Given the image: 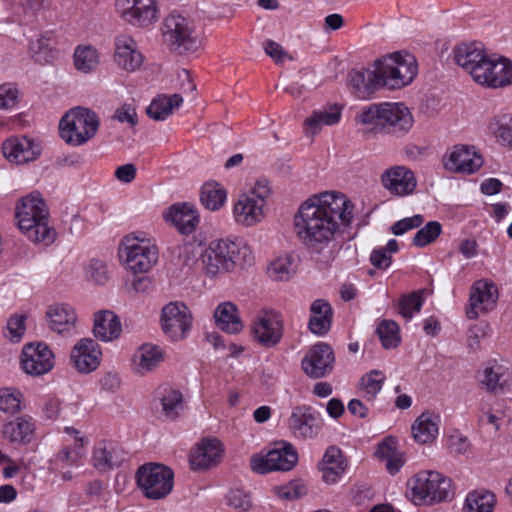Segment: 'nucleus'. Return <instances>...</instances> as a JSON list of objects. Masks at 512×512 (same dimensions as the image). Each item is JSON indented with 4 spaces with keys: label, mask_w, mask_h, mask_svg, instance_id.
Returning <instances> with one entry per match:
<instances>
[{
    "label": "nucleus",
    "mask_w": 512,
    "mask_h": 512,
    "mask_svg": "<svg viewBox=\"0 0 512 512\" xmlns=\"http://www.w3.org/2000/svg\"><path fill=\"white\" fill-rule=\"evenodd\" d=\"M121 331L120 319L112 311L104 310L95 314L93 333L97 339L109 342L118 338Z\"/></svg>",
    "instance_id": "nucleus-37"
},
{
    "label": "nucleus",
    "mask_w": 512,
    "mask_h": 512,
    "mask_svg": "<svg viewBox=\"0 0 512 512\" xmlns=\"http://www.w3.org/2000/svg\"><path fill=\"white\" fill-rule=\"evenodd\" d=\"M407 494L415 505H433L447 500L451 480L437 471H420L407 481Z\"/></svg>",
    "instance_id": "nucleus-4"
},
{
    "label": "nucleus",
    "mask_w": 512,
    "mask_h": 512,
    "mask_svg": "<svg viewBox=\"0 0 512 512\" xmlns=\"http://www.w3.org/2000/svg\"><path fill=\"white\" fill-rule=\"evenodd\" d=\"M342 115V108L336 104L316 110L303 123L304 133L308 137L317 135L324 126L337 124Z\"/></svg>",
    "instance_id": "nucleus-36"
},
{
    "label": "nucleus",
    "mask_w": 512,
    "mask_h": 512,
    "mask_svg": "<svg viewBox=\"0 0 512 512\" xmlns=\"http://www.w3.org/2000/svg\"><path fill=\"white\" fill-rule=\"evenodd\" d=\"M442 226L437 221H430L424 227L420 228L412 239V244L423 248L434 242L441 234Z\"/></svg>",
    "instance_id": "nucleus-52"
},
{
    "label": "nucleus",
    "mask_w": 512,
    "mask_h": 512,
    "mask_svg": "<svg viewBox=\"0 0 512 512\" xmlns=\"http://www.w3.org/2000/svg\"><path fill=\"white\" fill-rule=\"evenodd\" d=\"M298 462V454L291 444L270 450L266 455H254L250 460L251 469L259 474L270 471H289Z\"/></svg>",
    "instance_id": "nucleus-11"
},
{
    "label": "nucleus",
    "mask_w": 512,
    "mask_h": 512,
    "mask_svg": "<svg viewBox=\"0 0 512 512\" xmlns=\"http://www.w3.org/2000/svg\"><path fill=\"white\" fill-rule=\"evenodd\" d=\"M15 219L20 231L31 242L44 246L54 243L57 233L49 225V210L40 194L22 197L15 208Z\"/></svg>",
    "instance_id": "nucleus-2"
},
{
    "label": "nucleus",
    "mask_w": 512,
    "mask_h": 512,
    "mask_svg": "<svg viewBox=\"0 0 512 512\" xmlns=\"http://www.w3.org/2000/svg\"><path fill=\"white\" fill-rule=\"evenodd\" d=\"M83 444H74L73 447L66 446L56 455V462L63 465L76 464L82 456Z\"/></svg>",
    "instance_id": "nucleus-62"
},
{
    "label": "nucleus",
    "mask_w": 512,
    "mask_h": 512,
    "mask_svg": "<svg viewBox=\"0 0 512 512\" xmlns=\"http://www.w3.org/2000/svg\"><path fill=\"white\" fill-rule=\"evenodd\" d=\"M382 183L391 194L397 196L409 195L417 186L414 173L404 166L387 169L382 175Z\"/></svg>",
    "instance_id": "nucleus-25"
},
{
    "label": "nucleus",
    "mask_w": 512,
    "mask_h": 512,
    "mask_svg": "<svg viewBox=\"0 0 512 512\" xmlns=\"http://www.w3.org/2000/svg\"><path fill=\"white\" fill-rule=\"evenodd\" d=\"M375 454L386 462V469L391 475L397 474L405 463L404 455L397 450V442L392 437H387L379 443Z\"/></svg>",
    "instance_id": "nucleus-41"
},
{
    "label": "nucleus",
    "mask_w": 512,
    "mask_h": 512,
    "mask_svg": "<svg viewBox=\"0 0 512 512\" xmlns=\"http://www.w3.org/2000/svg\"><path fill=\"white\" fill-rule=\"evenodd\" d=\"M310 314L308 323L310 331L318 336L327 334L333 317L331 305L326 300L317 299L311 304Z\"/></svg>",
    "instance_id": "nucleus-39"
},
{
    "label": "nucleus",
    "mask_w": 512,
    "mask_h": 512,
    "mask_svg": "<svg viewBox=\"0 0 512 512\" xmlns=\"http://www.w3.org/2000/svg\"><path fill=\"white\" fill-rule=\"evenodd\" d=\"M493 133L502 145L512 147V117H502L497 120Z\"/></svg>",
    "instance_id": "nucleus-57"
},
{
    "label": "nucleus",
    "mask_w": 512,
    "mask_h": 512,
    "mask_svg": "<svg viewBox=\"0 0 512 512\" xmlns=\"http://www.w3.org/2000/svg\"><path fill=\"white\" fill-rule=\"evenodd\" d=\"M18 91L12 84L0 85V109H10L17 103Z\"/></svg>",
    "instance_id": "nucleus-63"
},
{
    "label": "nucleus",
    "mask_w": 512,
    "mask_h": 512,
    "mask_svg": "<svg viewBox=\"0 0 512 512\" xmlns=\"http://www.w3.org/2000/svg\"><path fill=\"white\" fill-rule=\"evenodd\" d=\"M455 62L474 79L488 55L480 42L461 43L453 49Z\"/></svg>",
    "instance_id": "nucleus-26"
},
{
    "label": "nucleus",
    "mask_w": 512,
    "mask_h": 512,
    "mask_svg": "<svg viewBox=\"0 0 512 512\" xmlns=\"http://www.w3.org/2000/svg\"><path fill=\"white\" fill-rule=\"evenodd\" d=\"M264 207L262 200L241 194L233 206L234 220L239 225L252 227L264 219Z\"/></svg>",
    "instance_id": "nucleus-28"
},
{
    "label": "nucleus",
    "mask_w": 512,
    "mask_h": 512,
    "mask_svg": "<svg viewBox=\"0 0 512 512\" xmlns=\"http://www.w3.org/2000/svg\"><path fill=\"white\" fill-rule=\"evenodd\" d=\"M122 446L112 440H100L93 449L92 461L95 468L106 471L118 467L125 460Z\"/></svg>",
    "instance_id": "nucleus-27"
},
{
    "label": "nucleus",
    "mask_w": 512,
    "mask_h": 512,
    "mask_svg": "<svg viewBox=\"0 0 512 512\" xmlns=\"http://www.w3.org/2000/svg\"><path fill=\"white\" fill-rule=\"evenodd\" d=\"M213 242L230 271L236 264L248 263L252 259V251L243 239L226 238Z\"/></svg>",
    "instance_id": "nucleus-30"
},
{
    "label": "nucleus",
    "mask_w": 512,
    "mask_h": 512,
    "mask_svg": "<svg viewBox=\"0 0 512 512\" xmlns=\"http://www.w3.org/2000/svg\"><path fill=\"white\" fill-rule=\"evenodd\" d=\"M385 375L378 370H372L365 374L360 381V391L366 401H373L381 391Z\"/></svg>",
    "instance_id": "nucleus-49"
},
{
    "label": "nucleus",
    "mask_w": 512,
    "mask_h": 512,
    "mask_svg": "<svg viewBox=\"0 0 512 512\" xmlns=\"http://www.w3.org/2000/svg\"><path fill=\"white\" fill-rule=\"evenodd\" d=\"M183 98L179 94L159 95L147 107V115L155 121H164L173 111L181 106Z\"/></svg>",
    "instance_id": "nucleus-42"
},
{
    "label": "nucleus",
    "mask_w": 512,
    "mask_h": 512,
    "mask_svg": "<svg viewBox=\"0 0 512 512\" xmlns=\"http://www.w3.org/2000/svg\"><path fill=\"white\" fill-rule=\"evenodd\" d=\"M46 318L49 328L66 337L77 333V315L68 304L56 303L47 308Z\"/></svg>",
    "instance_id": "nucleus-23"
},
{
    "label": "nucleus",
    "mask_w": 512,
    "mask_h": 512,
    "mask_svg": "<svg viewBox=\"0 0 512 512\" xmlns=\"http://www.w3.org/2000/svg\"><path fill=\"white\" fill-rule=\"evenodd\" d=\"M376 333L385 349L396 348L400 343L399 326L393 320H382L377 326Z\"/></svg>",
    "instance_id": "nucleus-50"
},
{
    "label": "nucleus",
    "mask_w": 512,
    "mask_h": 512,
    "mask_svg": "<svg viewBox=\"0 0 512 512\" xmlns=\"http://www.w3.org/2000/svg\"><path fill=\"white\" fill-rule=\"evenodd\" d=\"M423 301L421 296L413 292L405 295L399 302V313L407 320H410L415 313L420 312Z\"/></svg>",
    "instance_id": "nucleus-55"
},
{
    "label": "nucleus",
    "mask_w": 512,
    "mask_h": 512,
    "mask_svg": "<svg viewBox=\"0 0 512 512\" xmlns=\"http://www.w3.org/2000/svg\"><path fill=\"white\" fill-rule=\"evenodd\" d=\"M161 31L164 43L176 54H192L200 47L191 22L180 14L168 15L162 23Z\"/></svg>",
    "instance_id": "nucleus-8"
},
{
    "label": "nucleus",
    "mask_w": 512,
    "mask_h": 512,
    "mask_svg": "<svg viewBox=\"0 0 512 512\" xmlns=\"http://www.w3.org/2000/svg\"><path fill=\"white\" fill-rule=\"evenodd\" d=\"M74 66L81 73H91L98 67L100 60L95 47L78 45L73 54Z\"/></svg>",
    "instance_id": "nucleus-43"
},
{
    "label": "nucleus",
    "mask_w": 512,
    "mask_h": 512,
    "mask_svg": "<svg viewBox=\"0 0 512 512\" xmlns=\"http://www.w3.org/2000/svg\"><path fill=\"white\" fill-rule=\"evenodd\" d=\"M226 198L225 190L218 183H206L202 186L200 200L208 210H218L224 205Z\"/></svg>",
    "instance_id": "nucleus-47"
},
{
    "label": "nucleus",
    "mask_w": 512,
    "mask_h": 512,
    "mask_svg": "<svg viewBox=\"0 0 512 512\" xmlns=\"http://www.w3.org/2000/svg\"><path fill=\"white\" fill-rule=\"evenodd\" d=\"M510 369L497 362H489L477 372V380L482 389L489 393L500 394L511 385Z\"/></svg>",
    "instance_id": "nucleus-19"
},
{
    "label": "nucleus",
    "mask_w": 512,
    "mask_h": 512,
    "mask_svg": "<svg viewBox=\"0 0 512 512\" xmlns=\"http://www.w3.org/2000/svg\"><path fill=\"white\" fill-rule=\"evenodd\" d=\"M383 87L390 90L409 85L418 73L415 57L407 52H394L375 61Z\"/></svg>",
    "instance_id": "nucleus-5"
},
{
    "label": "nucleus",
    "mask_w": 512,
    "mask_h": 512,
    "mask_svg": "<svg viewBox=\"0 0 512 512\" xmlns=\"http://www.w3.org/2000/svg\"><path fill=\"white\" fill-rule=\"evenodd\" d=\"M162 329L172 341L184 339L192 324V315L183 302H170L162 309Z\"/></svg>",
    "instance_id": "nucleus-10"
},
{
    "label": "nucleus",
    "mask_w": 512,
    "mask_h": 512,
    "mask_svg": "<svg viewBox=\"0 0 512 512\" xmlns=\"http://www.w3.org/2000/svg\"><path fill=\"white\" fill-rule=\"evenodd\" d=\"M496 499L489 491L470 492L465 500V512H493Z\"/></svg>",
    "instance_id": "nucleus-45"
},
{
    "label": "nucleus",
    "mask_w": 512,
    "mask_h": 512,
    "mask_svg": "<svg viewBox=\"0 0 512 512\" xmlns=\"http://www.w3.org/2000/svg\"><path fill=\"white\" fill-rule=\"evenodd\" d=\"M164 352L158 345L145 343L142 344L133 354V370L141 375H145L156 369L163 361Z\"/></svg>",
    "instance_id": "nucleus-35"
},
{
    "label": "nucleus",
    "mask_w": 512,
    "mask_h": 512,
    "mask_svg": "<svg viewBox=\"0 0 512 512\" xmlns=\"http://www.w3.org/2000/svg\"><path fill=\"white\" fill-rule=\"evenodd\" d=\"M275 493L281 499L295 500L306 494V487L301 481L295 480L287 485L275 487Z\"/></svg>",
    "instance_id": "nucleus-58"
},
{
    "label": "nucleus",
    "mask_w": 512,
    "mask_h": 512,
    "mask_svg": "<svg viewBox=\"0 0 512 512\" xmlns=\"http://www.w3.org/2000/svg\"><path fill=\"white\" fill-rule=\"evenodd\" d=\"M440 416L431 411L423 412L412 425V435L416 442L428 444L437 438Z\"/></svg>",
    "instance_id": "nucleus-38"
},
{
    "label": "nucleus",
    "mask_w": 512,
    "mask_h": 512,
    "mask_svg": "<svg viewBox=\"0 0 512 512\" xmlns=\"http://www.w3.org/2000/svg\"><path fill=\"white\" fill-rule=\"evenodd\" d=\"M164 217L166 221L171 222L184 235L193 233L199 223L197 211L193 205L188 203L172 205Z\"/></svg>",
    "instance_id": "nucleus-33"
},
{
    "label": "nucleus",
    "mask_w": 512,
    "mask_h": 512,
    "mask_svg": "<svg viewBox=\"0 0 512 512\" xmlns=\"http://www.w3.org/2000/svg\"><path fill=\"white\" fill-rule=\"evenodd\" d=\"M119 255L126 267L137 273H147L158 262L159 250L153 239L130 234L123 238Z\"/></svg>",
    "instance_id": "nucleus-6"
},
{
    "label": "nucleus",
    "mask_w": 512,
    "mask_h": 512,
    "mask_svg": "<svg viewBox=\"0 0 512 512\" xmlns=\"http://www.w3.org/2000/svg\"><path fill=\"white\" fill-rule=\"evenodd\" d=\"M23 394L13 387L0 388V410L6 414H15L21 410Z\"/></svg>",
    "instance_id": "nucleus-51"
},
{
    "label": "nucleus",
    "mask_w": 512,
    "mask_h": 512,
    "mask_svg": "<svg viewBox=\"0 0 512 512\" xmlns=\"http://www.w3.org/2000/svg\"><path fill=\"white\" fill-rule=\"evenodd\" d=\"M348 86L355 98L369 99L382 86L376 66L373 69L352 70L348 74Z\"/></svg>",
    "instance_id": "nucleus-24"
},
{
    "label": "nucleus",
    "mask_w": 512,
    "mask_h": 512,
    "mask_svg": "<svg viewBox=\"0 0 512 512\" xmlns=\"http://www.w3.org/2000/svg\"><path fill=\"white\" fill-rule=\"evenodd\" d=\"M318 469L326 484H336L347 469V461L341 449L334 445L327 447L322 460L318 463Z\"/></svg>",
    "instance_id": "nucleus-29"
},
{
    "label": "nucleus",
    "mask_w": 512,
    "mask_h": 512,
    "mask_svg": "<svg viewBox=\"0 0 512 512\" xmlns=\"http://www.w3.org/2000/svg\"><path fill=\"white\" fill-rule=\"evenodd\" d=\"M35 422L27 415L6 422L1 429L5 440L13 445H26L33 439Z\"/></svg>",
    "instance_id": "nucleus-32"
},
{
    "label": "nucleus",
    "mask_w": 512,
    "mask_h": 512,
    "mask_svg": "<svg viewBox=\"0 0 512 512\" xmlns=\"http://www.w3.org/2000/svg\"><path fill=\"white\" fill-rule=\"evenodd\" d=\"M296 272L294 257L290 254L279 256L267 267L268 276L276 281H287Z\"/></svg>",
    "instance_id": "nucleus-44"
},
{
    "label": "nucleus",
    "mask_w": 512,
    "mask_h": 512,
    "mask_svg": "<svg viewBox=\"0 0 512 512\" xmlns=\"http://www.w3.org/2000/svg\"><path fill=\"white\" fill-rule=\"evenodd\" d=\"M424 222V218L422 215H414L412 217L403 218L397 222H395L391 226V232L396 235L400 236L405 234L406 232L419 228Z\"/></svg>",
    "instance_id": "nucleus-60"
},
{
    "label": "nucleus",
    "mask_w": 512,
    "mask_h": 512,
    "mask_svg": "<svg viewBox=\"0 0 512 512\" xmlns=\"http://www.w3.org/2000/svg\"><path fill=\"white\" fill-rule=\"evenodd\" d=\"M163 414L169 419H175L184 408L183 395L175 388H165L160 398Z\"/></svg>",
    "instance_id": "nucleus-48"
},
{
    "label": "nucleus",
    "mask_w": 512,
    "mask_h": 512,
    "mask_svg": "<svg viewBox=\"0 0 512 512\" xmlns=\"http://www.w3.org/2000/svg\"><path fill=\"white\" fill-rule=\"evenodd\" d=\"M21 368L31 376H41L54 367V354L44 343H29L21 353Z\"/></svg>",
    "instance_id": "nucleus-16"
},
{
    "label": "nucleus",
    "mask_w": 512,
    "mask_h": 512,
    "mask_svg": "<svg viewBox=\"0 0 512 512\" xmlns=\"http://www.w3.org/2000/svg\"><path fill=\"white\" fill-rule=\"evenodd\" d=\"M137 484L149 499H162L173 488L174 474L170 468L158 463L141 466L137 473Z\"/></svg>",
    "instance_id": "nucleus-9"
},
{
    "label": "nucleus",
    "mask_w": 512,
    "mask_h": 512,
    "mask_svg": "<svg viewBox=\"0 0 512 512\" xmlns=\"http://www.w3.org/2000/svg\"><path fill=\"white\" fill-rule=\"evenodd\" d=\"M335 354L332 347L324 342L314 344L301 361L303 372L311 379H320L332 373Z\"/></svg>",
    "instance_id": "nucleus-12"
},
{
    "label": "nucleus",
    "mask_w": 512,
    "mask_h": 512,
    "mask_svg": "<svg viewBox=\"0 0 512 512\" xmlns=\"http://www.w3.org/2000/svg\"><path fill=\"white\" fill-rule=\"evenodd\" d=\"M202 269L209 276H216L230 271L224 260H222L221 254L213 241L209 244L208 248L203 249Z\"/></svg>",
    "instance_id": "nucleus-46"
},
{
    "label": "nucleus",
    "mask_w": 512,
    "mask_h": 512,
    "mask_svg": "<svg viewBox=\"0 0 512 512\" xmlns=\"http://www.w3.org/2000/svg\"><path fill=\"white\" fill-rule=\"evenodd\" d=\"M52 38L48 35L41 36L31 44V52L34 60L39 63H49L54 59L52 50Z\"/></svg>",
    "instance_id": "nucleus-53"
},
{
    "label": "nucleus",
    "mask_w": 512,
    "mask_h": 512,
    "mask_svg": "<svg viewBox=\"0 0 512 512\" xmlns=\"http://www.w3.org/2000/svg\"><path fill=\"white\" fill-rule=\"evenodd\" d=\"M288 427L297 438L313 439L319 434L321 423L311 407L303 405L292 409L288 419Z\"/></svg>",
    "instance_id": "nucleus-21"
},
{
    "label": "nucleus",
    "mask_w": 512,
    "mask_h": 512,
    "mask_svg": "<svg viewBox=\"0 0 512 512\" xmlns=\"http://www.w3.org/2000/svg\"><path fill=\"white\" fill-rule=\"evenodd\" d=\"M228 505L240 512H246L251 508L249 495L240 489H234L227 495Z\"/></svg>",
    "instance_id": "nucleus-61"
},
{
    "label": "nucleus",
    "mask_w": 512,
    "mask_h": 512,
    "mask_svg": "<svg viewBox=\"0 0 512 512\" xmlns=\"http://www.w3.org/2000/svg\"><path fill=\"white\" fill-rule=\"evenodd\" d=\"M442 162L446 170L471 174L482 166L483 159L475 147L456 145L443 156Z\"/></svg>",
    "instance_id": "nucleus-18"
},
{
    "label": "nucleus",
    "mask_w": 512,
    "mask_h": 512,
    "mask_svg": "<svg viewBox=\"0 0 512 512\" xmlns=\"http://www.w3.org/2000/svg\"><path fill=\"white\" fill-rule=\"evenodd\" d=\"M222 452L221 442L218 439H203L190 454L192 469L211 468L220 461Z\"/></svg>",
    "instance_id": "nucleus-31"
},
{
    "label": "nucleus",
    "mask_w": 512,
    "mask_h": 512,
    "mask_svg": "<svg viewBox=\"0 0 512 512\" xmlns=\"http://www.w3.org/2000/svg\"><path fill=\"white\" fill-rule=\"evenodd\" d=\"M99 125V118L94 111L76 107L62 117L59 123L60 136L67 144L81 146L96 135Z\"/></svg>",
    "instance_id": "nucleus-7"
},
{
    "label": "nucleus",
    "mask_w": 512,
    "mask_h": 512,
    "mask_svg": "<svg viewBox=\"0 0 512 512\" xmlns=\"http://www.w3.org/2000/svg\"><path fill=\"white\" fill-rule=\"evenodd\" d=\"M358 124L370 126L372 132L404 135L413 126V116L402 103H378L363 107L356 115Z\"/></svg>",
    "instance_id": "nucleus-3"
},
{
    "label": "nucleus",
    "mask_w": 512,
    "mask_h": 512,
    "mask_svg": "<svg viewBox=\"0 0 512 512\" xmlns=\"http://www.w3.org/2000/svg\"><path fill=\"white\" fill-rule=\"evenodd\" d=\"M203 246L201 243L187 242L179 247V259L182 265L186 267H193L199 260L202 259Z\"/></svg>",
    "instance_id": "nucleus-54"
},
{
    "label": "nucleus",
    "mask_w": 512,
    "mask_h": 512,
    "mask_svg": "<svg viewBox=\"0 0 512 512\" xmlns=\"http://www.w3.org/2000/svg\"><path fill=\"white\" fill-rule=\"evenodd\" d=\"M214 318L217 327L228 334H237L243 330L237 306L232 302L219 304L214 311Z\"/></svg>",
    "instance_id": "nucleus-40"
},
{
    "label": "nucleus",
    "mask_w": 512,
    "mask_h": 512,
    "mask_svg": "<svg viewBox=\"0 0 512 512\" xmlns=\"http://www.w3.org/2000/svg\"><path fill=\"white\" fill-rule=\"evenodd\" d=\"M3 155L16 164H24L36 160L41 154V147L34 139L27 136H14L2 144Z\"/></svg>",
    "instance_id": "nucleus-20"
},
{
    "label": "nucleus",
    "mask_w": 512,
    "mask_h": 512,
    "mask_svg": "<svg viewBox=\"0 0 512 512\" xmlns=\"http://www.w3.org/2000/svg\"><path fill=\"white\" fill-rule=\"evenodd\" d=\"M115 7L123 20L136 27H147L157 20L155 0H116Z\"/></svg>",
    "instance_id": "nucleus-14"
},
{
    "label": "nucleus",
    "mask_w": 512,
    "mask_h": 512,
    "mask_svg": "<svg viewBox=\"0 0 512 512\" xmlns=\"http://www.w3.org/2000/svg\"><path fill=\"white\" fill-rule=\"evenodd\" d=\"M115 61L126 71H135L142 65L143 56L136 49V43L132 37L119 35L115 39Z\"/></svg>",
    "instance_id": "nucleus-34"
},
{
    "label": "nucleus",
    "mask_w": 512,
    "mask_h": 512,
    "mask_svg": "<svg viewBox=\"0 0 512 512\" xmlns=\"http://www.w3.org/2000/svg\"><path fill=\"white\" fill-rule=\"evenodd\" d=\"M448 448L450 453L462 455L470 449V442L466 436L455 433L449 437Z\"/></svg>",
    "instance_id": "nucleus-64"
},
{
    "label": "nucleus",
    "mask_w": 512,
    "mask_h": 512,
    "mask_svg": "<svg viewBox=\"0 0 512 512\" xmlns=\"http://www.w3.org/2000/svg\"><path fill=\"white\" fill-rule=\"evenodd\" d=\"M498 299L497 286L488 280H477L473 283L470 296L469 308L466 311L468 319L474 320L479 312H488L494 309Z\"/></svg>",
    "instance_id": "nucleus-17"
},
{
    "label": "nucleus",
    "mask_w": 512,
    "mask_h": 512,
    "mask_svg": "<svg viewBox=\"0 0 512 512\" xmlns=\"http://www.w3.org/2000/svg\"><path fill=\"white\" fill-rule=\"evenodd\" d=\"M85 275L97 284H104L108 280L107 266L101 260L93 259L85 267Z\"/></svg>",
    "instance_id": "nucleus-59"
},
{
    "label": "nucleus",
    "mask_w": 512,
    "mask_h": 512,
    "mask_svg": "<svg viewBox=\"0 0 512 512\" xmlns=\"http://www.w3.org/2000/svg\"><path fill=\"white\" fill-rule=\"evenodd\" d=\"M102 352L98 343L91 338L79 340L71 351V362L74 368L88 374L98 368Z\"/></svg>",
    "instance_id": "nucleus-22"
},
{
    "label": "nucleus",
    "mask_w": 512,
    "mask_h": 512,
    "mask_svg": "<svg viewBox=\"0 0 512 512\" xmlns=\"http://www.w3.org/2000/svg\"><path fill=\"white\" fill-rule=\"evenodd\" d=\"M474 81L491 88L512 85V61L488 56L478 72L476 71Z\"/></svg>",
    "instance_id": "nucleus-15"
},
{
    "label": "nucleus",
    "mask_w": 512,
    "mask_h": 512,
    "mask_svg": "<svg viewBox=\"0 0 512 512\" xmlns=\"http://www.w3.org/2000/svg\"><path fill=\"white\" fill-rule=\"evenodd\" d=\"M25 315H12L7 321V333L4 334L11 342H20L26 330Z\"/></svg>",
    "instance_id": "nucleus-56"
},
{
    "label": "nucleus",
    "mask_w": 512,
    "mask_h": 512,
    "mask_svg": "<svg viewBox=\"0 0 512 512\" xmlns=\"http://www.w3.org/2000/svg\"><path fill=\"white\" fill-rule=\"evenodd\" d=\"M354 205L340 192H324L306 200L294 217L298 239L311 252L322 254L331 247L342 227L353 220Z\"/></svg>",
    "instance_id": "nucleus-1"
},
{
    "label": "nucleus",
    "mask_w": 512,
    "mask_h": 512,
    "mask_svg": "<svg viewBox=\"0 0 512 512\" xmlns=\"http://www.w3.org/2000/svg\"><path fill=\"white\" fill-rule=\"evenodd\" d=\"M251 331L254 339L263 347L276 346L283 336L282 316L272 310L260 312L253 321Z\"/></svg>",
    "instance_id": "nucleus-13"
}]
</instances>
